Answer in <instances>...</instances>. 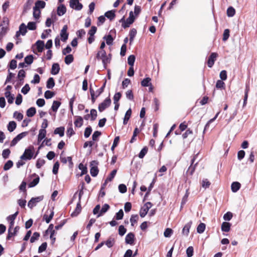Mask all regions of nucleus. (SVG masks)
<instances>
[{
    "label": "nucleus",
    "mask_w": 257,
    "mask_h": 257,
    "mask_svg": "<svg viewBox=\"0 0 257 257\" xmlns=\"http://www.w3.org/2000/svg\"><path fill=\"white\" fill-rule=\"evenodd\" d=\"M96 58L98 60H102L105 69L106 68L107 64L110 62V58L107 56L106 52L104 50L99 51L96 54Z\"/></svg>",
    "instance_id": "1"
},
{
    "label": "nucleus",
    "mask_w": 257,
    "mask_h": 257,
    "mask_svg": "<svg viewBox=\"0 0 257 257\" xmlns=\"http://www.w3.org/2000/svg\"><path fill=\"white\" fill-rule=\"evenodd\" d=\"M34 150V147L30 146L25 150L24 154L21 156V159L22 160H31L33 156Z\"/></svg>",
    "instance_id": "2"
},
{
    "label": "nucleus",
    "mask_w": 257,
    "mask_h": 257,
    "mask_svg": "<svg viewBox=\"0 0 257 257\" xmlns=\"http://www.w3.org/2000/svg\"><path fill=\"white\" fill-rule=\"evenodd\" d=\"M98 163L97 161H92L90 162V174L92 177H95L97 175L98 173V169L97 167V165Z\"/></svg>",
    "instance_id": "3"
},
{
    "label": "nucleus",
    "mask_w": 257,
    "mask_h": 257,
    "mask_svg": "<svg viewBox=\"0 0 257 257\" xmlns=\"http://www.w3.org/2000/svg\"><path fill=\"white\" fill-rule=\"evenodd\" d=\"M43 198L44 196L43 195L38 196L37 197L32 198L31 200L28 202V206L31 209L33 208L36 205L37 203L41 201Z\"/></svg>",
    "instance_id": "4"
},
{
    "label": "nucleus",
    "mask_w": 257,
    "mask_h": 257,
    "mask_svg": "<svg viewBox=\"0 0 257 257\" xmlns=\"http://www.w3.org/2000/svg\"><path fill=\"white\" fill-rule=\"evenodd\" d=\"M70 7L76 11H80L83 8V5L79 2V0H70Z\"/></svg>",
    "instance_id": "5"
},
{
    "label": "nucleus",
    "mask_w": 257,
    "mask_h": 257,
    "mask_svg": "<svg viewBox=\"0 0 257 257\" xmlns=\"http://www.w3.org/2000/svg\"><path fill=\"white\" fill-rule=\"evenodd\" d=\"M135 21V17L133 14V12L132 11L130 12L129 17L125 21H124V23L122 24V27L123 28H126L130 27V26Z\"/></svg>",
    "instance_id": "6"
},
{
    "label": "nucleus",
    "mask_w": 257,
    "mask_h": 257,
    "mask_svg": "<svg viewBox=\"0 0 257 257\" xmlns=\"http://www.w3.org/2000/svg\"><path fill=\"white\" fill-rule=\"evenodd\" d=\"M111 104V99L109 97L105 98V99L98 105V110L100 112H102L106 108L109 107Z\"/></svg>",
    "instance_id": "7"
},
{
    "label": "nucleus",
    "mask_w": 257,
    "mask_h": 257,
    "mask_svg": "<svg viewBox=\"0 0 257 257\" xmlns=\"http://www.w3.org/2000/svg\"><path fill=\"white\" fill-rule=\"evenodd\" d=\"M68 27L67 25H64L60 32V36L61 40L63 42H66L68 38L69 34L67 32Z\"/></svg>",
    "instance_id": "8"
},
{
    "label": "nucleus",
    "mask_w": 257,
    "mask_h": 257,
    "mask_svg": "<svg viewBox=\"0 0 257 257\" xmlns=\"http://www.w3.org/2000/svg\"><path fill=\"white\" fill-rule=\"evenodd\" d=\"M217 55L216 53H212L211 54L207 61V65L209 67L211 68L213 66Z\"/></svg>",
    "instance_id": "9"
},
{
    "label": "nucleus",
    "mask_w": 257,
    "mask_h": 257,
    "mask_svg": "<svg viewBox=\"0 0 257 257\" xmlns=\"http://www.w3.org/2000/svg\"><path fill=\"white\" fill-rule=\"evenodd\" d=\"M135 234L132 232L128 233L125 236V241L126 244L132 245L134 243Z\"/></svg>",
    "instance_id": "10"
},
{
    "label": "nucleus",
    "mask_w": 257,
    "mask_h": 257,
    "mask_svg": "<svg viewBox=\"0 0 257 257\" xmlns=\"http://www.w3.org/2000/svg\"><path fill=\"white\" fill-rule=\"evenodd\" d=\"M197 156H198V154H197L196 155H195L193 157V159L191 160V164L190 166L189 167V168H188V169L187 170V172L189 173L190 174V175H192L193 174V173H194V172L195 171V167L197 165V164H198V163L197 162L194 165V166H193V164H194V163L195 162V159H196V158Z\"/></svg>",
    "instance_id": "11"
},
{
    "label": "nucleus",
    "mask_w": 257,
    "mask_h": 257,
    "mask_svg": "<svg viewBox=\"0 0 257 257\" xmlns=\"http://www.w3.org/2000/svg\"><path fill=\"white\" fill-rule=\"evenodd\" d=\"M66 12V8L63 4L59 5L57 7V14L59 16H62Z\"/></svg>",
    "instance_id": "12"
},
{
    "label": "nucleus",
    "mask_w": 257,
    "mask_h": 257,
    "mask_svg": "<svg viewBox=\"0 0 257 257\" xmlns=\"http://www.w3.org/2000/svg\"><path fill=\"white\" fill-rule=\"evenodd\" d=\"M60 66L58 63H54L52 66L51 73L52 75H57L60 71Z\"/></svg>",
    "instance_id": "13"
},
{
    "label": "nucleus",
    "mask_w": 257,
    "mask_h": 257,
    "mask_svg": "<svg viewBox=\"0 0 257 257\" xmlns=\"http://www.w3.org/2000/svg\"><path fill=\"white\" fill-rule=\"evenodd\" d=\"M46 3L44 1L38 0L35 2V6L33 8L40 10L41 9H44Z\"/></svg>",
    "instance_id": "14"
},
{
    "label": "nucleus",
    "mask_w": 257,
    "mask_h": 257,
    "mask_svg": "<svg viewBox=\"0 0 257 257\" xmlns=\"http://www.w3.org/2000/svg\"><path fill=\"white\" fill-rule=\"evenodd\" d=\"M35 45L37 47V50L39 52H42L44 50V48L45 47L44 42L41 40H38L36 43Z\"/></svg>",
    "instance_id": "15"
},
{
    "label": "nucleus",
    "mask_w": 257,
    "mask_h": 257,
    "mask_svg": "<svg viewBox=\"0 0 257 257\" xmlns=\"http://www.w3.org/2000/svg\"><path fill=\"white\" fill-rule=\"evenodd\" d=\"M50 214L48 215L45 214L43 216V219H44L47 223H49L53 217L54 212L52 210H50Z\"/></svg>",
    "instance_id": "16"
},
{
    "label": "nucleus",
    "mask_w": 257,
    "mask_h": 257,
    "mask_svg": "<svg viewBox=\"0 0 257 257\" xmlns=\"http://www.w3.org/2000/svg\"><path fill=\"white\" fill-rule=\"evenodd\" d=\"M5 95L6 97L7 98L8 102L9 103L12 104L14 102V95H12L10 91H7L5 93Z\"/></svg>",
    "instance_id": "17"
},
{
    "label": "nucleus",
    "mask_w": 257,
    "mask_h": 257,
    "mask_svg": "<svg viewBox=\"0 0 257 257\" xmlns=\"http://www.w3.org/2000/svg\"><path fill=\"white\" fill-rule=\"evenodd\" d=\"M240 184L238 182H233L231 185V189L233 192H236L240 189Z\"/></svg>",
    "instance_id": "18"
},
{
    "label": "nucleus",
    "mask_w": 257,
    "mask_h": 257,
    "mask_svg": "<svg viewBox=\"0 0 257 257\" xmlns=\"http://www.w3.org/2000/svg\"><path fill=\"white\" fill-rule=\"evenodd\" d=\"M65 127L61 126L57 127L54 132V134L55 135L58 134L60 137L64 136V135Z\"/></svg>",
    "instance_id": "19"
},
{
    "label": "nucleus",
    "mask_w": 257,
    "mask_h": 257,
    "mask_svg": "<svg viewBox=\"0 0 257 257\" xmlns=\"http://www.w3.org/2000/svg\"><path fill=\"white\" fill-rule=\"evenodd\" d=\"M46 135V130L44 129H40L38 136V142L40 143Z\"/></svg>",
    "instance_id": "20"
},
{
    "label": "nucleus",
    "mask_w": 257,
    "mask_h": 257,
    "mask_svg": "<svg viewBox=\"0 0 257 257\" xmlns=\"http://www.w3.org/2000/svg\"><path fill=\"white\" fill-rule=\"evenodd\" d=\"M109 205L107 204H104L102 206L101 209L100 210L99 213L97 215V217H100L104 213L107 211V210L109 209Z\"/></svg>",
    "instance_id": "21"
},
{
    "label": "nucleus",
    "mask_w": 257,
    "mask_h": 257,
    "mask_svg": "<svg viewBox=\"0 0 257 257\" xmlns=\"http://www.w3.org/2000/svg\"><path fill=\"white\" fill-rule=\"evenodd\" d=\"M105 17L109 19L110 21L114 19L115 17V11L111 10L106 12L104 14Z\"/></svg>",
    "instance_id": "22"
},
{
    "label": "nucleus",
    "mask_w": 257,
    "mask_h": 257,
    "mask_svg": "<svg viewBox=\"0 0 257 257\" xmlns=\"http://www.w3.org/2000/svg\"><path fill=\"white\" fill-rule=\"evenodd\" d=\"M231 224L229 222H223L221 224V230L224 232H228L230 229Z\"/></svg>",
    "instance_id": "23"
},
{
    "label": "nucleus",
    "mask_w": 257,
    "mask_h": 257,
    "mask_svg": "<svg viewBox=\"0 0 257 257\" xmlns=\"http://www.w3.org/2000/svg\"><path fill=\"white\" fill-rule=\"evenodd\" d=\"M192 222H189L185 225L182 230V233L187 236L189 233V230L191 226Z\"/></svg>",
    "instance_id": "24"
},
{
    "label": "nucleus",
    "mask_w": 257,
    "mask_h": 257,
    "mask_svg": "<svg viewBox=\"0 0 257 257\" xmlns=\"http://www.w3.org/2000/svg\"><path fill=\"white\" fill-rule=\"evenodd\" d=\"M132 114L131 108H129L125 112L124 117L123 118V123L125 125L127 124L128 120L130 118Z\"/></svg>",
    "instance_id": "25"
},
{
    "label": "nucleus",
    "mask_w": 257,
    "mask_h": 257,
    "mask_svg": "<svg viewBox=\"0 0 257 257\" xmlns=\"http://www.w3.org/2000/svg\"><path fill=\"white\" fill-rule=\"evenodd\" d=\"M17 127V123L14 121H11L9 122L7 127L10 132H13Z\"/></svg>",
    "instance_id": "26"
},
{
    "label": "nucleus",
    "mask_w": 257,
    "mask_h": 257,
    "mask_svg": "<svg viewBox=\"0 0 257 257\" xmlns=\"http://www.w3.org/2000/svg\"><path fill=\"white\" fill-rule=\"evenodd\" d=\"M115 243L114 238L112 237H109L107 240L104 242L105 245L108 247L110 248L113 246Z\"/></svg>",
    "instance_id": "27"
},
{
    "label": "nucleus",
    "mask_w": 257,
    "mask_h": 257,
    "mask_svg": "<svg viewBox=\"0 0 257 257\" xmlns=\"http://www.w3.org/2000/svg\"><path fill=\"white\" fill-rule=\"evenodd\" d=\"M19 31L22 35L25 36L26 35L27 32V28L24 23H22L20 25Z\"/></svg>",
    "instance_id": "28"
},
{
    "label": "nucleus",
    "mask_w": 257,
    "mask_h": 257,
    "mask_svg": "<svg viewBox=\"0 0 257 257\" xmlns=\"http://www.w3.org/2000/svg\"><path fill=\"white\" fill-rule=\"evenodd\" d=\"M36 113V108L34 107H31L27 110L26 114L28 117H33Z\"/></svg>",
    "instance_id": "29"
},
{
    "label": "nucleus",
    "mask_w": 257,
    "mask_h": 257,
    "mask_svg": "<svg viewBox=\"0 0 257 257\" xmlns=\"http://www.w3.org/2000/svg\"><path fill=\"white\" fill-rule=\"evenodd\" d=\"M55 86V81L52 77H50L47 81L46 84L47 88L49 89L52 88Z\"/></svg>",
    "instance_id": "30"
},
{
    "label": "nucleus",
    "mask_w": 257,
    "mask_h": 257,
    "mask_svg": "<svg viewBox=\"0 0 257 257\" xmlns=\"http://www.w3.org/2000/svg\"><path fill=\"white\" fill-rule=\"evenodd\" d=\"M61 105V102L58 101L54 100L53 102L52 105L51 106V109L54 111L56 112Z\"/></svg>",
    "instance_id": "31"
},
{
    "label": "nucleus",
    "mask_w": 257,
    "mask_h": 257,
    "mask_svg": "<svg viewBox=\"0 0 257 257\" xmlns=\"http://www.w3.org/2000/svg\"><path fill=\"white\" fill-rule=\"evenodd\" d=\"M83 118L81 116H78L74 121V125L76 127H80L83 124Z\"/></svg>",
    "instance_id": "32"
},
{
    "label": "nucleus",
    "mask_w": 257,
    "mask_h": 257,
    "mask_svg": "<svg viewBox=\"0 0 257 257\" xmlns=\"http://www.w3.org/2000/svg\"><path fill=\"white\" fill-rule=\"evenodd\" d=\"M74 60V58L72 55L69 54L67 55L65 58V63L67 65H69L71 64Z\"/></svg>",
    "instance_id": "33"
},
{
    "label": "nucleus",
    "mask_w": 257,
    "mask_h": 257,
    "mask_svg": "<svg viewBox=\"0 0 257 257\" xmlns=\"http://www.w3.org/2000/svg\"><path fill=\"white\" fill-rule=\"evenodd\" d=\"M235 14V9L232 7H229L227 10V15L229 17H233Z\"/></svg>",
    "instance_id": "34"
},
{
    "label": "nucleus",
    "mask_w": 257,
    "mask_h": 257,
    "mask_svg": "<svg viewBox=\"0 0 257 257\" xmlns=\"http://www.w3.org/2000/svg\"><path fill=\"white\" fill-rule=\"evenodd\" d=\"M205 224L203 223H200L197 227V231L199 233H203L205 229Z\"/></svg>",
    "instance_id": "35"
},
{
    "label": "nucleus",
    "mask_w": 257,
    "mask_h": 257,
    "mask_svg": "<svg viewBox=\"0 0 257 257\" xmlns=\"http://www.w3.org/2000/svg\"><path fill=\"white\" fill-rule=\"evenodd\" d=\"M151 80V79L150 78H146L142 81L141 85L144 87L149 86L150 85H151V83H150Z\"/></svg>",
    "instance_id": "36"
},
{
    "label": "nucleus",
    "mask_w": 257,
    "mask_h": 257,
    "mask_svg": "<svg viewBox=\"0 0 257 257\" xmlns=\"http://www.w3.org/2000/svg\"><path fill=\"white\" fill-rule=\"evenodd\" d=\"M33 17L35 20H38L40 17L41 11L38 9H36L33 8Z\"/></svg>",
    "instance_id": "37"
},
{
    "label": "nucleus",
    "mask_w": 257,
    "mask_h": 257,
    "mask_svg": "<svg viewBox=\"0 0 257 257\" xmlns=\"http://www.w3.org/2000/svg\"><path fill=\"white\" fill-rule=\"evenodd\" d=\"M33 60L34 57L32 55H28L25 58V63L28 65H30L33 63Z\"/></svg>",
    "instance_id": "38"
},
{
    "label": "nucleus",
    "mask_w": 257,
    "mask_h": 257,
    "mask_svg": "<svg viewBox=\"0 0 257 257\" xmlns=\"http://www.w3.org/2000/svg\"><path fill=\"white\" fill-rule=\"evenodd\" d=\"M92 130L90 126H87L85 131L84 133V136L85 138H88L91 135L92 133Z\"/></svg>",
    "instance_id": "39"
},
{
    "label": "nucleus",
    "mask_w": 257,
    "mask_h": 257,
    "mask_svg": "<svg viewBox=\"0 0 257 257\" xmlns=\"http://www.w3.org/2000/svg\"><path fill=\"white\" fill-rule=\"evenodd\" d=\"M249 91V85L247 84H246L245 92H244V100H243V105H244L246 103V101H247V97H248V93Z\"/></svg>",
    "instance_id": "40"
},
{
    "label": "nucleus",
    "mask_w": 257,
    "mask_h": 257,
    "mask_svg": "<svg viewBox=\"0 0 257 257\" xmlns=\"http://www.w3.org/2000/svg\"><path fill=\"white\" fill-rule=\"evenodd\" d=\"M13 166V162L11 160L8 161L4 166V170L5 171H7L11 168Z\"/></svg>",
    "instance_id": "41"
},
{
    "label": "nucleus",
    "mask_w": 257,
    "mask_h": 257,
    "mask_svg": "<svg viewBox=\"0 0 257 257\" xmlns=\"http://www.w3.org/2000/svg\"><path fill=\"white\" fill-rule=\"evenodd\" d=\"M40 180V178L38 176H37L32 182H31L29 184V187H34L36 186Z\"/></svg>",
    "instance_id": "42"
},
{
    "label": "nucleus",
    "mask_w": 257,
    "mask_h": 257,
    "mask_svg": "<svg viewBox=\"0 0 257 257\" xmlns=\"http://www.w3.org/2000/svg\"><path fill=\"white\" fill-rule=\"evenodd\" d=\"M136 57L135 55H131L127 58V63L131 66H133L135 61Z\"/></svg>",
    "instance_id": "43"
},
{
    "label": "nucleus",
    "mask_w": 257,
    "mask_h": 257,
    "mask_svg": "<svg viewBox=\"0 0 257 257\" xmlns=\"http://www.w3.org/2000/svg\"><path fill=\"white\" fill-rule=\"evenodd\" d=\"M103 39H105L106 43L108 45H112L113 39L111 35H108L107 36H105L103 37Z\"/></svg>",
    "instance_id": "44"
},
{
    "label": "nucleus",
    "mask_w": 257,
    "mask_h": 257,
    "mask_svg": "<svg viewBox=\"0 0 257 257\" xmlns=\"http://www.w3.org/2000/svg\"><path fill=\"white\" fill-rule=\"evenodd\" d=\"M13 116L18 121H21L23 118V114L22 113L19 112L17 111L14 112Z\"/></svg>",
    "instance_id": "45"
},
{
    "label": "nucleus",
    "mask_w": 257,
    "mask_h": 257,
    "mask_svg": "<svg viewBox=\"0 0 257 257\" xmlns=\"http://www.w3.org/2000/svg\"><path fill=\"white\" fill-rule=\"evenodd\" d=\"M123 210L122 209H120L118 212L115 214L114 217L116 220H120L123 218Z\"/></svg>",
    "instance_id": "46"
},
{
    "label": "nucleus",
    "mask_w": 257,
    "mask_h": 257,
    "mask_svg": "<svg viewBox=\"0 0 257 257\" xmlns=\"http://www.w3.org/2000/svg\"><path fill=\"white\" fill-rule=\"evenodd\" d=\"M90 117H91V120L94 121L96 119L97 117V111L96 109H92L90 110Z\"/></svg>",
    "instance_id": "47"
},
{
    "label": "nucleus",
    "mask_w": 257,
    "mask_h": 257,
    "mask_svg": "<svg viewBox=\"0 0 257 257\" xmlns=\"http://www.w3.org/2000/svg\"><path fill=\"white\" fill-rule=\"evenodd\" d=\"M148 152V148L147 147H144L142 150L140 151L139 154V157L140 159H142L144 157V156L146 155V154Z\"/></svg>",
    "instance_id": "48"
},
{
    "label": "nucleus",
    "mask_w": 257,
    "mask_h": 257,
    "mask_svg": "<svg viewBox=\"0 0 257 257\" xmlns=\"http://www.w3.org/2000/svg\"><path fill=\"white\" fill-rule=\"evenodd\" d=\"M101 133L100 132L96 131H95L92 136V139L93 142L98 140V138L101 136Z\"/></svg>",
    "instance_id": "49"
},
{
    "label": "nucleus",
    "mask_w": 257,
    "mask_h": 257,
    "mask_svg": "<svg viewBox=\"0 0 257 257\" xmlns=\"http://www.w3.org/2000/svg\"><path fill=\"white\" fill-rule=\"evenodd\" d=\"M40 236V233L37 232H35L33 233L32 236L30 238V242L31 243L34 242L36 240L39 239Z\"/></svg>",
    "instance_id": "50"
},
{
    "label": "nucleus",
    "mask_w": 257,
    "mask_h": 257,
    "mask_svg": "<svg viewBox=\"0 0 257 257\" xmlns=\"http://www.w3.org/2000/svg\"><path fill=\"white\" fill-rule=\"evenodd\" d=\"M117 172V170L114 169L113 170L111 173L109 174V175L106 178V181H111L112 180V179L115 177L116 174Z\"/></svg>",
    "instance_id": "51"
},
{
    "label": "nucleus",
    "mask_w": 257,
    "mask_h": 257,
    "mask_svg": "<svg viewBox=\"0 0 257 257\" xmlns=\"http://www.w3.org/2000/svg\"><path fill=\"white\" fill-rule=\"evenodd\" d=\"M79 169L81 170V173L80 176H82L87 172V170L86 167L84 166L82 163H80L79 165Z\"/></svg>",
    "instance_id": "52"
},
{
    "label": "nucleus",
    "mask_w": 257,
    "mask_h": 257,
    "mask_svg": "<svg viewBox=\"0 0 257 257\" xmlns=\"http://www.w3.org/2000/svg\"><path fill=\"white\" fill-rule=\"evenodd\" d=\"M119 141V136L116 137L114 139L112 146H111V150L112 152L114 151V148L117 146Z\"/></svg>",
    "instance_id": "53"
},
{
    "label": "nucleus",
    "mask_w": 257,
    "mask_h": 257,
    "mask_svg": "<svg viewBox=\"0 0 257 257\" xmlns=\"http://www.w3.org/2000/svg\"><path fill=\"white\" fill-rule=\"evenodd\" d=\"M55 95L54 92L50 90H47L45 91L44 96L46 99H50L53 97Z\"/></svg>",
    "instance_id": "54"
},
{
    "label": "nucleus",
    "mask_w": 257,
    "mask_h": 257,
    "mask_svg": "<svg viewBox=\"0 0 257 257\" xmlns=\"http://www.w3.org/2000/svg\"><path fill=\"white\" fill-rule=\"evenodd\" d=\"M27 29L30 30H35L36 29V23L34 22H30L28 23V25L27 26Z\"/></svg>",
    "instance_id": "55"
},
{
    "label": "nucleus",
    "mask_w": 257,
    "mask_h": 257,
    "mask_svg": "<svg viewBox=\"0 0 257 257\" xmlns=\"http://www.w3.org/2000/svg\"><path fill=\"white\" fill-rule=\"evenodd\" d=\"M8 28L0 25V36H4L7 33Z\"/></svg>",
    "instance_id": "56"
},
{
    "label": "nucleus",
    "mask_w": 257,
    "mask_h": 257,
    "mask_svg": "<svg viewBox=\"0 0 257 257\" xmlns=\"http://www.w3.org/2000/svg\"><path fill=\"white\" fill-rule=\"evenodd\" d=\"M210 185V182L207 179H204L202 181L201 186L203 188L206 189Z\"/></svg>",
    "instance_id": "57"
},
{
    "label": "nucleus",
    "mask_w": 257,
    "mask_h": 257,
    "mask_svg": "<svg viewBox=\"0 0 257 257\" xmlns=\"http://www.w3.org/2000/svg\"><path fill=\"white\" fill-rule=\"evenodd\" d=\"M139 216L137 214L132 215L131 216L130 221L131 222L132 226H134L135 223H136L137 222Z\"/></svg>",
    "instance_id": "58"
},
{
    "label": "nucleus",
    "mask_w": 257,
    "mask_h": 257,
    "mask_svg": "<svg viewBox=\"0 0 257 257\" xmlns=\"http://www.w3.org/2000/svg\"><path fill=\"white\" fill-rule=\"evenodd\" d=\"M194 249L192 246H189L186 249L187 257H191L193 255Z\"/></svg>",
    "instance_id": "59"
},
{
    "label": "nucleus",
    "mask_w": 257,
    "mask_h": 257,
    "mask_svg": "<svg viewBox=\"0 0 257 257\" xmlns=\"http://www.w3.org/2000/svg\"><path fill=\"white\" fill-rule=\"evenodd\" d=\"M19 213V212L17 211L14 214L9 215L7 217V219L9 221H14L15 219L17 217V216L18 215Z\"/></svg>",
    "instance_id": "60"
},
{
    "label": "nucleus",
    "mask_w": 257,
    "mask_h": 257,
    "mask_svg": "<svg viewBox=\"0 0 257 257\" xmlns=\"http://www.w3.org/2000/svg\"><path fill=\"white\" fill-rule=\"evenodd\" d=\"M40 77L37 74H35L34 76L33 79L31 80V82L33 84H38L40 82Z\"/></svg>",
    "instance_id": "61"
},
{
    "label": "nucleus",
    "mask_w": 257,
    "mask_h": 257,
    "mask_svg": "<svg viewBox=\"0 0 257 257\" xmlns=\"http://www.w3.org/2000/svg\"><path fill=\"white\" fill-rule=\"evenodd\" d=\"M45 163V161L43 159H39L37 161L36 166L38 169H40Z\"/></svg>",
    "instance_id": "62"
},
{
    "label": "nucleus",
    "mask_w": 257,
    "mask_h": 257,
    "mask_svg": "<svg viewBox=\"0 0 257 257\" xmlns=\"http://www.w3.org/2000/svg\"><path fill=\"white\" fill-rule=\"evenodd\" d=\"M47 247V243L46 242L42 243V244L39 247L38 252L39 253L45 251Z\"/></svg>",
    "instance_id": "63"
},
{
    "label": "nucleus",
    "mask_w": 257,
    "mask_h": 257,
    "mask_svg": "<svg viewBox=\"0 0 257 257\" xmlns=\"http://www.w3.org/2000/svg\"><path fill=\"white\" fill-rule=\"evenodd\" d=\"M223 80H218L217 81L216 83V87L217 88H224L225 83L223 81Z\"/></svg>",
    "instance_id": "64"
}]
</instances>
